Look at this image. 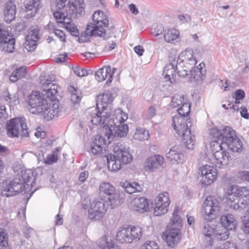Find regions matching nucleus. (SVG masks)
I'll list each match as a JSON object with an SVG mask.
<instances>
[{"mask_svg": "<svg viewBox=\"0 0 249 249\" xmlns=\"http://www.w3.org/2000/svg\"><path fill=\"white\" fill-rule=\"evenodd\" d=\"M168 230L165 231L164 240L167 245L170 248H175L180 242L181 239V233L180 229L168 227Z\"/></svg>", "mask_w": 249, "mask_h": 249, "instance_id": "obj_21", "label": "nucleus"}, {"mask_svg": "<svg viewBox=\"0 0 249 249\" xmlns=\"http://www.w3.org/2000/svg\"><path fill=\"white\" fill-rule=\"evenodd\" d=\"M184 62L185 61V64H189L190 67L188 68V70H184V68H182V64L181 63V67H178V69L177 71V73L179 76L184 77L188 75L189 73L191 74L192 76L196 75L193 72V69L196 70L195 66L196 65L197 61L196 58L193 54V51L191 49H187L184 52Z\"/></svg>", "mask_w": 249, "mask_h": 249, "instance_id": "obj_15", "label": "nucleus"}, {"mask_svg": "<svg viewBox=\"0 0 249 249\" xmlns=\"http://www.w3.org/2000/svg\"><path fill=\"white\" fill-rule=\"evenodd\" d=\"M108 24V20L104 14L100 15L96 23H89L87 25L86 34L88 36H99L107 40L109 37L107 34L104 27H107Z\"/></svg>", "mask_w": 249, "mask_h": 249, "instance_id": "obj_7", "label": "nucleus"}, {"mask_svg": "<svg viewBox=\"0 0 249 249\" xmlns=\"http://www.w3.org/2000/svg\"><path fill=\"white\" fill-rule=\"evenodd\" d=\"M72 70L74 73L79 77H83L88 75L87 70L80 67L78 66L72 67Z\"/></svg>", "mask_w": 249, "mask_h": 249, "instance_id": "obj_49", "label": "nucleus"}, {"mask_svg": "<svg viewBox=\"0 0 249 249\" xmlns=\"http://www.w3.org/2000/svg\"><path fill=\"white\" fill-rule=\"evenodd\" d=\"M26 74V67L21 66L16 69L10 76L11 82L15 83L18 80L24 77Z\"/></svg>", "mask_w": 249, "mask_h": 249, "instance_id": "obj_35", "label": "nucleus"}, {"mask_svg": "<svg viewBox=\"0 0 249 249\" xmlns=\"http://www.w3.org/2000/svg\"><path fill=\"white\" fill-rule=\"evenodd\" d=\"M216 249H237L234 243L226 242L223 244L218 246Z\"/></svg>", "mask_w": 249, "mask_h": 249, "instance_id": "obj_53", "label": "nucleus"}, {"mask_svg": "<svg viewBox=\"0 0 249 249\" xmlns=\"http://www.w3.org/2000/svg\"><path fill=\"white\" fill-rule=\"evenodd\" d=\"M223 143H225L228 148L233 152L241 153L243 150V142L231 128L228 135H226L225 139H224Z\"/></svg>", "mask_w": 249, "mask_h": 249, "instance_id": "obj_18", "label": "nucleus"}, {"mask_svg": "<svg viewBox=\"0 0 249 249\" xmlns=\"http://www.w3.org/2000/svg\"><path fill=\"white\" fill-rule=\"evenodd\" d=\"M67 0H51L50 6L51 11L64 10L66 7Z\"/></svg>", "mask_w": 249, "mask_h": 249, "instance_id": "obj_39", "label": "nucleus"}, {"mask_svg": "<svg viewBox=\"0 0 249 249\" xmlns=\"http://www.w3.org/2000/svg\"><path fill=\"white\" fill-rule=\"evenodd\" d=\"M237 177L242 180L249 181V171H243L239 172Z\"/></svg>", "mask_w": 249, "mask_h": 249, "instance_id": "obj_56", "label": "nucleus"}, {"mask_svg": "<svg viewBox=\"0 0 249 249\" xmlns=\"http://www.w3.org/2000/svg\"><path fill=\"white\" fill-rule=\"evenodd\" d=\"M231 191L227 197L230 207L237 210L245 209L249 203V189L233 185L231 186Z\"/></svg>", "mask_w": 249, "mask_h": 249, "instance_id": "obj_2", "label": "nucleus"}, {"mask_svg": "<svg viewBox=\"0 0 249 249\" xmlns=\"http://www.w3.org/2000/svg\"><path fill=\"white\" fill-rule=\"evenodd\" d=\"M104 125L103 129H106L105 135L107 137L109 142L118 138H122L126 135L128 131V125Z\"/></svg>", "mask_w": 249, "mask_h": 249, "instance_id": "obj_17", "label": "nucleus"}, {"mask_svg": "<svg viewBox=\"0 0 249 249\" xmlns=\"http://www.w3.org/2000/svg\"><path fill=\"white\" fill-rule=\"evenodd\" d=\"M93 142H97V143L100 145V146L102 147L103 145H105L106 143L105 139L103 136L99 135L96 136V138H95Z\"/></svg>", "mask_w": 249, "mask_h": 249, "instance_id": "obj_63", "label": "nucleus"}, {"mask_svg": "<svg viewBox=\"0 0 249 249\" xmlns=\"http://www.w3.org/2000/svg\"><path fill=\"white\" fill-rule=\"evenodd\" d=\"M179 56L177 61L175 58L169 57V63L165 66L163 71V75L167 81L170 82V83H173L176 81L175 72L178 69V67H181V63H184V60L181 59Z\"/></svg>", "mask_w": 249, "mask_h": 249, "instance_id": "obj_12", "label": "nucleus"}, {"mask_svg": "<svg viewBox=\"0 0 249 249\" xmlns=\"http://www.w3.org/2000/svg\"><path fill=\"white\" fill-rule=\"evenodd\" d=\"M23 232H24V236L27 239H29V238H32L35 234L34 230L31 228H27V227L25 228L24 229Z\"/></svg>", "mask_w": 249, "mask_h": 249, "instance_id": "obj_58", "label": "nucleus"}, {"mask_svg": "<svg viewBox=\"0 0 249 249\" xmlns=\"http://www.w3.org/2000/svg\"><path fill=\"white\" fill-rule=\"evenodd\" d=\"M133 205L134 210L140 213H144L149 210L148 201L144 197L135 198Z\"/></svg>", "mask_w": 249, "mask_h": 249, "instance_id": "obj_28", "label": "nucleus"}, {"mask_svg": "<svg viewBox=\"0 0 249 249\" xmlns=\"http://www.w3.org/2000/svg\"><path fill=\"white\" fill-rule=\"evenodd\" d=\"M155 202L154 214L157 216L164 214L168 212V208L170 203L168 193L164 192L159 194L156 197Z\"/></svg>", "mask_w": 249, "mask_h": 249, "instance_id": "obj_14", "label": "nucleus"}, {"mask_svg": "<svg viewBox=\"0 0 249 249\" xmlns=\"http://www.w3.org/2000/svg\"><path fill=\"white\" fill-rule=\"evenodd\" d=\"M10 103L14 105H16L17 104L19 103L18 101V93H15L14 94H11V97H10Z\"/></svg>", "mask_w": 249, "mask_h": 249, "instance_id": "obj_64", "label": "nucleus"}, {"mask_svg": "<svg viewBox=\"0 0 249 249\" xmlns=\"http://www.w3.org/2000/svg\"><path fill=\"white\" fill-rule=\"evenodd\" d=\"M15 45V38L13 36L0 24V48L6 52L12 53L14 51Z\"/></svg>", "mask_w": 249, "mask_h": 249, "instance_id": "obj_11", "label": "nucleus"}, {"mask_svg": "<svg viewBox=\"0 0 249 249\" xmlns=\"http://www.w3.org/2000/svg\"><path fill=\"white\" fill-rule=\"evenodd\" d=\"M68 91L71 93V101L73 104L79 103L82 98V94L80 90L73 86L68 88Z\"/></svg>", "mask_w": 249, "mask_h": 249, "instance_id": "obj_36", "label": "nucleus"}, {"mask_svg": "<svg viewBox=\"0 0 249 249\" xmlns=\"http://www.w3.org/2000/svg\"><path fill=\"white\" fill-rule=\"evenodd\" d=\"M202 232L206 237H210L213 232V228L208 224H205L203 226Z\"/></svg>", "mask_w": 249, "mask_h": 249, "instance_id": "obj_54", "label": "nucleus"}, {"mask_svg": "<svg viewBox=\"0 0 249 249\" xmlns=\"http://www.w3.org/2000/svg\"><path fill=\"white\" fill-rule=\"evenodd\" d=\"M65 26L66 29L70 32L71 36L75 37L79 36V33L78 28L71 21H68Z\"/></svg>", "mask_w": 249, "mask_h": 249, "instance_id": "obj_45", "label": "nucleus"}, {"mask_svg": "<svg viewBox=\"0 0 249 249\" xmlns=\"http://www.w3.org/2000/svg\"><path fill=\"white\" fill-rule=\"evenodd\" d=\"M25 44V48L29 52L33 51L37 46L36 41L35 39H32V38H30L29 36L26 37V41Z\"/></svg>", "mask_w": 249, "mask_h": 249, "instance_id": "obj_46", "label": "nucleus"}, {"mask_svg": "<svg viewBox=\"0 0 249 249\" xmlns=\"http://www.w3.org/2000/svg\"><path fill=\"white\" fill-rule=\"evenodd\" d=\"M17 7L12 0L7 1L3 8V15L4 20L7 23H11L16 18Z\"/></svg>", "mask_w": 249, "mask_h": 249, "instance_id": "obj_24", "label": "nucleus"}, {"mask_svg": "<svg viewBox=\"0 0 249 249\" xmlns=\"http://www.w3.org/2000/svg\"><path fill=\"white\" fill-rule=\"evenodd\" d=\"M115 115L111 117L109 111H103L99 117H92L90 120L92 124H122L127 119V114L119 110Z\"/></svg>", "mask_w": 249, "mask_h": 249, "instance_id": "obj_5", "label": "nucleus"}, {"mask_svg": "<svg viewBox=\"0 0 249 249\" xmlns=\"http://www.w3.org/2000/svg\"><path fill=\"white\" fill-rule=\"evenodd\" d=\"M231 127L225 125L222 129L218 128L216 126L213 127L209 130V135L212 138L216 140H219L224 142V139L226 138V135H228L231 131Z\"/></svg>", "mask_w": 249, "mask_h": 249, "instance_id": "obj_27", "label": "nucleus"}, {"mask_svg": "<svg viewBox=\"0 0 249 249\" xmlns=\"http://www.w3.org/2000/svg\"><path fill=\"white\" fill-rule=\"evenodd\" d=\"M220 221L222 226L226 230L224 233H219L216 234V238L219 240L227 239L230 235V231L234 230L237 226V221L234 216L231 214L222 215Z\"/></svg>", "mask_w": 249, "mask_h": 249, "instance_id": "obj_13", "label": "nucleus"}, {"mask_svg": "<svg viewBox=\"0 0 249 249\" xmlns=\"http://www.w3.org/2000/svg\"><path fill=\"white\" fill-rule=\"evenodd\" d=\"M95 79L98 82H102L108 77L105 85L109 86L112 82V73H111V67L110 66H106L102 68L99 69L95 74Z\"/></svg>", "mask_w": 249, "mask_h": 249, "instance_id": "obj_26", "label": "nucleus"}, {"mask_svg": "<svg viewBox=\"0 0 249 249\" xmlns=\"http://www.w3.org/2000/svg\"><path fill=\"white\" fill-rule=\"evenodd\" d=\"M107 206L108 203L105 198L100 196L94 199L88 210L89 218L94 220L100 219L105 214Z\"/></svg>", "mask_w": 249, "mask_h": 249, "instance_id": "obj_9", "label": "nucleus"}, {"mask_svg": "<svg viewBox=\"0 0 249 249\" xmlns=\"http://www.w3.org/2000/svg\"><path fill=\"white\" fill-rule=\"evenodd\" d=\"M103 249H121V248L113 242H107Z\"/></svg>", "mask_w": 249, "mask_h": 249, "instance_id": "obj_60", "label": "nucleus"}, {"mask_svg": "<svg viewBox=\"0 0 249 249\" xmlns=\"http://www.w3.org/2000/svg\"><path fill=\"white\" fill-rule=\"evenodd\" d=\"M164 32V29L161 25H154L152 27V33L155 34V36L161 35Z\"/></svg>", "mask_w": 249, "mask_h": 249, "instance_id": "obj_52", "label": "nucleus"}, {"mask_svg": "<svg viewBox=\"0 0 249 249\" xmlns=\"http://www.w3.org/2000/svg\"><path fill=\"white\" fill-rule=\"evenodd\" d=\"M245 96V93L244 91L241 89H237L235 91L232 97L235 100H241L244 98Z\"/></svg>", "mask_w": 249, "mask_h": 249, "instance_id": "obj_55", "label": "nucleus"}, {"mask_svg": "<svg viewBox=\"0 0 249 249\" xmlns=\"http://www.w3.org/2000/svg\"><path fill=\"white\" fill-rule=\"evenodd\" d=\"M200 170L202 176V184L208 186L214 181L217 176V171L215 167L205 165L201 167Z\"/></svg>", "mask_w": 249, "mask_h": 249, "instance_id": "obj_20", "label": "nucleus"}, {"mask_svg": "<svg viewBox=\"0 0 249 249\" xmlns=\"http://www.w3.org/2000/svg\"><path fill=\"white\" fill-rule=\"evenodd\" d=\"M6 124H27V121L23 116H19L8 120Z\"/></svg>", "mask_w": 249, "mask_h": 249, "instance_id": "obj_44", "label": "nucleus"}, {"mask_svg": "<svg viewBox=\"0 0 249 249\" xmlns=\"http://www.w3.org/2000/svg\"><path fill=\"white\" fill-rule=\"evenodd\" d=\"M54 33L55 35V36L59 38L60 41L62 42H65V35L62 30H60L59 29H55L54 31Z\"/></svg>", "mask_w": 249, "mask_h": 249, "instance_id": "obj_59", "label": "nucleus"}, {"mask_svg": "<svg viewBox=\"0 0 249 249\" xmlns=\"http://www.w3.org/2000/svg\"><path fill=\"white\" fill-rule=\"evenodd\" d=\"M45 93L41 94L40 91H32L28 97V104L30 107V111L33 114H41L44 107L46 106L47 101L43 97Z\"/></svg>", "mask_w": 249, "mask_h": 249, "instance_id": "obj_10", "label": "nucleus"}, {"mask_svg": "<svg viewBox=\"0 0 249 249\" xmlns=\"http://www.w3.org/2000/svg\"><path fill=\"white\" fill-rule=\"evenodd\" d=\"M141 249H159L158 245L154 241L146 242Z\"/></svg>", "mask_w": 249, "mask_h": 249, "instance_id": "obj_51", "label": "nucleus"}, {"mask_svg": "<svg viewBox=\"0 0 249 249\" xmlns=\"http://www.w3.org/2000/svg\"><path fill=\"white\" fill-rule=\"evenodd\" d=\"M27 125H6L7 135L10 137H18L20 132L25 135L24 132V129H26Z\"/></svg>", "mask_w": 249, "mask_h": 249, "instance_id": "obj_34", "label": "nucleus"}, {"mask_svg": "<svg viewBox=\"0 0 249 249\" xmlns=\"http://www.w3.org/2000/svg\"><path fill=\"white\" fill-rule=\"evenodd\" d=\"M9 236L6 230L0 228V246L2 249H8Z\"/></svg>", "mask_w": 249, "mask_h": 249, "instance_id": "obj_40", "label": "nucleus"}, {"mask_svg": "<svg viewBox=\"0 0 249 249\" xmlns=\"http://www.w3.org/2000/svg\"><path fill=\"white\" fill-rule=\"evenodd\" d=\"M100 196H105L107 197L112 208L123 203L124 195L122 193H116L114 186L108 182H102L99 187Z\"/></svg>", "mask_w": 249, "mask_h": 249, "instance_id": "obj_3", "label": "nucleus"}, {"mask_svg": "<svg viewBox=\"0 0 249 249\" xmlns=\"http://www.w3.org/2000/svg\"><path fill=\"white\" fill-rule=\"evenodd\" d=\"M114 150L117 152V158L122 162V164H126L132 160V156L125 148H121L117 145L114 147Z\"/></svg>", "mask_w": 249, "mask_h": 249, "instance_id": "obj_30", "label": "nucleus"}, {"mask_svg": "<svg viewBox=\"0 0 249 249\" xmlns=\"http://www.w3.org/2000/svg\"><path fill=\"white\" fill-rule=\"evenodd\" d=\"M102 151V147L97 143L96 142H93L91 144L89 152L93 155H97L101 153Z\"/></svg>", "mask_w": 249, "mask_h": 249, "instance_id": "obj_48", "label": "nucleus"}, {"mask_svg": "<svg viewBox=\"0 0 249 249\" xmlns=\"http://www.w3.org/2000/svg\"><path fill=\"white\" fill-rule=\"evenodd\" d=\"M122 162L117 158L114 161L108 162V168L113 171H116L120 170L121 168Z\"/></svg>", "mask_w": 249, "mask_h": 249, "instance_id": "obj_47", "label": "nucleus"}, {"mask_svg": "<svg viewBox=\"0 0 249 249\" xmlns=\"http://www.w3.org/2000/svg\"><path fill=\"white\" fill-rule=\"evenodd\" d=\"M133 137L134 139L141 141L148 140L149 138L148 132L144 128L141 127H137Z\"/></svg>", "mask_w": 249, "mask_h": 249, "instance_id": "obj_37", "label": "nucleus"}, {"mask_svg": "<svg viewBox=\"0 0 249 249\" xmlns=\"http://www.w3.org/2000/svg\"><path fill=\"white\" fill-rule=\"evenodd\" d=\"M40 77L41 89L45 92L46 97L52 102L50 106L48 103L46 104V106L44 107V109L41 113L47 120H52L59 115V98L61 96L58 89L60 88L57 84L53 83L55 79L54 75L49 76V78H46L45 80L42 79L41 76Z\"/></svg>", "mask_w": 249, "mask_h": 249, "instance_id": "obj_1", "label": "nucleus"}, {"mask_svg": "<svg viewBox=\"0 0 249 249\" xmlns=\"http://www.w3.org/2000/svg\"><path fill=\"white\" fill-rule=\"evenodd\" d=\"M191 104L190 103L184 102L181 106L179 107L177 111L178 114L183 117L187 116L190 113Z\"/></svg>", "mask_w": 249, "mask_h": 249, "instance_id": "obj_41", "label": "nucleus"}, {"mask_svg": "<svg viewBox=\"0 0 249 249\" xmlns=\"http://www.w3.org/2000/svg\"><path fill=\"white\" fill-rule=\"evenodd\" d=\"M219 140H214L211 143V148L213 153V159L212 162L215 166L219 168L228 164L231 160L230 154L224 150L222 144H225L222 141L219 142Z\"/></svg>", "mask_w": 249, "mask_h": 249, "instance_id": "obj_4", "label": "nucleus"}, {"mask_svg": "<svg viewBox=\"0 0 249 249\" xmlns=\"http://www.w3.org/2000/svg\"><path fill=\"white\" fill-rule=\"evenodd\" d=\"M83 0H76L75 2L70 3L65 8L64 12L68 21H71V18L77 16V14H81L83 11Z\"/></svg>", "mask_w": 249, "mask_h": 249, "instance_id": "obj_22", "label": "nucleus"}, {"mask_svg": "<svg viewBox=\"0 0 249 249\" xmlns=\"http://www.w3.org/2000/svg\"><path fill=\"white\" fill-rule=\"evenodd\" d=\"M179 146L172 147L166 154L167 159L172 164L182 163L184 160V155Z\"/></svg>", "mask_w": 249, "mask_h": 249, "instance_id": "obj_25", "label": "nucleus"}, {"mask_svg": "<svg viewBox=\"0 0 249 249\" xmlns=\"http://www.w3.org/2000/svg\"><path fill=\"white\" fill-rule=\"evenodd\" d=\"M174 129L178 136H181L186 146L193 149L195 144V136L191 132L188 125H173Z\"/></svg>", "mask_w": 249, "mask_h": 249, "instance_id": "obj_16", "label": "nucleus"}, {"mask_svg": "<svg viewBox=\"0 0 249 249\" xmlns=\"http://www.w3.org/2000/svg\"><path fill=\"white\" fill-rule=\"evenodd\" d=\"M52 11L53 12V17L57 22L63 23L65 25L68 22V20L64 11L63 10L60 11V10H56Z\"/></svg>", "mask_w": 249, "mask_h": 249, "instance_id": "obj_42", "label": "nucleus"}, {"mask_svg": "<svg viewBox=\"0 0 249 249\" xmlns=\"http://www.w3.org/2000/svg\"><path fill=\"white\" fill-rule=\"evenodd\" d=\"M37 131L35 133V136L36 138H40L41 139L45 138L46 136V133L45 131L42 130L40 127L36 128Z\"/></svg>", "mask_w": 249, "mask_h": 249, "instance_id": "obj_61", "label": "nucleus"}, {"mask_svg": "<svg viewBox=\"0 0 249 249\" xmlns=\"http://www.w3.org/2000/svg\"><path fill=\"white\" fill-rule=\"evenodd\" d=\"M248 213L249 215L243 221L244 232L246 234H249V208L248 209Z\"/></svg>", "mask_w": 249, "mask_h": 249, "instance_id": "obj_57", "label": "nucleus"}, {"mask_svg": "<svg viewBox=\"0 0 249 249\" xmlns=\"http://www.w3.org/2000/svg\"><path fill=\"white\" fill-rule=\"evenodd\" d=\"M37 174H35L34 172L30 170H26L24 171L23 173H22L21 176V179L19 178H15L12 181H14L16 179L19 180V181H18V183L21 184L23 186V188L22 189L21 192L17 193L19 194L20 193H22L23 191H24L26 186L25 184L27 186H31V187L34 186V184L35 183L36 179V178Z\"/></svg>", "mask_w": 249, "mask_h": 249, "instance_id": "obj_23", "label": "nucleus"}, {"mask_svg": "<svg viewBox=\"0 0 249 249\" xmlns=\"http://www.w3.org/2000/svg\"><path fill=\"white\" fill-rule=\"evenodd\" d=\"M164 161L163 157L159 155H154L147 159L145 166L149 170H153L161 165Z\"/></svg>", "mask_w": 249, "mask_h": 249, "instance_id": "obj_31", "label": "nucleus"}, {"mask_svg": "<svg viewBox=\"0 0 249 249\" xmlns=\"http://www.w3.org/2000/svg\"><path fill=\"white\" fill-rule=\"evenodd\" d=\"M58 160V155L55 152H53L52 154L47 156L44 162L46 164L51 165L57 161Z\"/></svg>", "mask_w": 249, "mask_h": 249, "instance_id": "obj_50", "label": "nucleus"}, {"mask_svg": "<svg viewBox=\"0 0 249 249\" xmlns=\"http://www.w3.org/2000/svg\"><path fill=\"white\" fill-rule=\"evenodd\" d=\"M142 237V228L139 226H129L122 228L116 236V240L121 243H131L139 241Z\"/></svg>", "mask_w": 249, "mask_h": 249, "instance_id": "obj_6", "label": "nucleus"}, {"mask_svg": "<svg viewBox=\"0 0 249 249\" xmlns=\"http://www.w3.org/2000/svg\"><path fill=\"white\" fill-rule=\"evenodd\" d=\"M121 187L125 192L129 194L134 193L136 192H141L142 191V188L141 185L137 182H134L131 183L129 182H121Z\"/></svg>", "mask_w": 249, "mask_h": 249, "instance_id": "obj_32", "label": "nucleus"}, {"mask_svg": "<svg viewBox=\"0 0 249 249\" xmlns=\"http://www.w3.org/2000/svg\"><path fill=\"white\" fill-rule=\"evenodd\" d=\"M89 176V172L87 171H84L80 173L79 177V181L81 183H84Z\"/></svg>", "mask_w": 249, "mask_h": 249, "instance_id": "obj_62", "label": "nucleus"}, {"mask_svg": "<svg viewBox=\"0 0 249 249\" xmlns=\"http://www.w3.org/2000/svg\"><path fill=\"white\" fill-rule=\"evenodd\" d=\"M184 100V96L182 94H175L172 98L170 103V106L173 108L176 107L178 106L182 105Z\"/></svg>", "mask_w": 249, "mask_h": 249, "instance_id": "obj_43", "label": "nucleus"}, {"mask_svg": "<svg viewBox=\"0 0 249 249\" xmlns=\"http://www.w3.org/2000/svg\"><path fill=\"white\" fill-rule=\"evenodd\" d=\"M179 35V32L175 29L165 30L164 33V38L166 42H171L176 39Z\"/></svg>", "mask_w": 249, "mask_h": 249, "instance_id": "obj_38", "label": "nucleus"}, {"mask_svg": "<svg viewBox=\"0 0 249 249\" xmlns=\"http://www.w3.org/2000/svg\"><path fill=\"white\" fill-rule=\"evenodd\" d=\"M25 7L28 15L35 17L39 8L41 7L40 0H26Z\"/></svg>", "mask_w": 249, "mask_h": 249, "instance_id": "obj_29", "label": "nucleus"}, {"mask_svg": "<svg viewBox=\"0 0 249 249\" xmlns=\"http://www.w3.org/2000/svg\"><path fill=\"white\" fill-rule=\"evenodd\" d=\"M113 101V97L112 94L108 90L99 95L96 101V108L98 109V111L94 117L101 116V113L103 111H109L107 109V106Z\"/></svg>", "mask_w": 249, "mask_h": 249, "instance_id": "obj_19", "label": "nucleus"}, {"mask_svg": "<svg viewBox=\"0 0 249 249\" xmlns=\"http://www.w3.org/2000/svg\"><path fill=\"white\" fill-rule=\"evenodd\" d=\"M178 211L179 208L176 207L168 227L181 229L182 226V222L180 216L178 214Z\"/></svg>", "mask_w": 249, "mask_h": 249, "instance_id": "obj_33", "label": "nucleus"}, {"mask_svg": "<svg viewBox=\"0 0 249 249\" xmlns=\"http://www.w3.org/2000/svg\"><path fill=\"white\" fill-rule=\"evenodd\" d=\"M201 211L204 218L207 221H211L219 214L220 211L219 202L214 197H207L203 203Z\"/></svg>", "mask_w": 249, "mask_h": 249, "instance_id": "obj_8", "label": "nucleus"}]
</instances>
